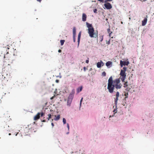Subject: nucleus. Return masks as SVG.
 I'll use <instances>...</instances> for the list:
<instances>
[{
	"mask_svg": "<svg viewBox=\"0 0 154 154\" xmlns=\"http://www.w3.org/2000/svg\"><path fill=\"white\" fill-rule=\"evenodd\" d=\"M106 75V73L105 72H103L102 73V75L103 76H105Z\"/></svg>",
	"mask_w": 154,
	"mask_h": 154,
	"instance_id": "a878e982",
	"label": "nucleus"
},
{
	"mask_svg": "<svg viewBox=\"0 0 154 154\" xmlns=\"http://www.w3.org/2000/svg\"><path fill=\"white\" fill-rule=\"evenodd\" d=\"M113 81L112 80V76L110 77L108 80L107 89L109 91L110 93H112L115 88L114 85H113Z\"/></svg>",
	"mask_w": 154,
	"mask_h": 154,
	"instance_id": "f257e3e1",
	"label": "nucleus"
},
{
	"mask_svg": "<svg viewBox=\"0 0 154 154\" xmlns=\"http://www.w3.org/2000/svg\"><path fill=\"white\" fill-rule=\"evenodd\" d=\"M51 125H52V127H53L54 126V124L53 122L51 123Z\"/></svg>",
	"mask_w": 154,
	"mask_h": 154,
	"instance_id": "a19ab883",
	"label": "nucleus"
},
{
	"mask_svg": "<svg viewBox=\"0 0 154 154\" xmlns=\"http://www.w3.org/2000/svg\"><path fill=\"white\" fill-rule=\"evenodd\" d=\"M104 65V63L102 60H101L100 62H98L97 63V67L98 68H100L101 67V66H103Z\"/></svg>",
	"mask_w": 154,
	"mask_h": 154,
	"instance_id": "6e6552de",
	"label": "nucleus"
},
{
	"mask_svg": "<svg viewBox=\"0 0 154 154\" xmlns=\"http://www.w3.org/2000/svg\"><path fill=\"white\" fill-rule=\"evenodd\" d=\"M86 63H89V60H88H88H86Z\"/></svg>",
	"mask_w": 154,
	"mask_h": 154,
	"instance_id": "ea45409f",
	"label": "nucleus"
},
{
	"mask_svg": "<svg viewBox=\"0 0 154 154\" xmlns=\"http://www.w3.org/2000/svg\"><path fill=\"white\" fill-rule=\"evenodd\" d=\"M116 109L115 108L113 111V112H114V115L115 114V113H116Z\"/></svg>",
	"mask_w": 154,
	"mask_h": 154,
	"instance_id": "c85d7f7f",
	"label": "nucleus"
},
{
	"mask_svg": "<svg viewBox=\"0 0 154 154\" xmlns=\"http://www.w3.org/2000/svg\"><path fill=\"white\" fill-rule=\"evenodd\" d=\"M75 93V90L74 89H73L72 90L71 92L70 93L68 99L72 100Z\"/></svg>",
	"mask_w": 154,
	"mask_h": 154,
	"instance_id": "20e7f679",
	"label": "nucleus"
},
{
	"mask_svg": "<svg viewBox=\"0 0 154 154\" xmlns=\"http://www.w3.org/2000/svg\"><path fill=\"white\" fill-rule=\"evenodd\" d=\"M87 16L85 13H83L82 15V20L83 21H85L86 20Z\"/></svg>",
	"mask_w": 154,
	"mask_h": 154,
	"instance_id": "f8f14e48",
	"label": "nucleus"
},
{
	"mask_svg": "<svg viewBox=\"0 0 154 154\" xmlns=\"http://www.w3.org/2000/svg\"><path fill=\"white\" fill-rule=\"evenodd\" d=\"M61 50H60V49H59L58 51V52H59V53H60L61 52Z\"/></svg>",
	"mask_w": 154,
	"mask_h": 154,
	"instance_id": "79ce46f5",
	"label": "nucleus"
},
{
	"mask_svg": "<svg viewBox=\"0 0 154 154\" xmlns=\"http://www.w3.org/2000/svg\"><path fill=\"white\" fill-rule=\"evenodd\" d=\"M86 25L88 29L93 28L91 24H90L88 22L86 23Z\"/></svg>",
	"mask_w": 154,
	"mask_h": 154,
	"instance_id": "a211bd4d",
	"label": "nucleus"
},
{
	"mask_svg": "<svg viewBox=\"0 0 154 154\" xmlns=\"http://www.w3.org/2000/svg\"><path fill=\"white\" fill-rule=\"evenodd\" d=\"M63 122L64 124H66V119L64 118H63Z\"/></svg>",
	"mask_w": 154,
	"mask_h": 154,
	"instance_id": "bb28decb",
	"label": "nucleus"
},
{
	"mask_svg": "<svg viewBox=\"0 0 154 154\" xmlns=\"http://www.w3.org/2000/svg\"><path fill=\"white\" fill-rule=\"evenodd\" d=\"M112 116H109V117H111Z\"/></svg>",
	"mask_w": 154,
	"mask_h": 154,
	"instance_id": "49530a36",
	"label": "nucleus"
},
{
	"mask_svg": "<svg viewBox=\"0 0 154 154\" xmlns=\"http://www.w3.org/2000/svg\"><path fill=\"white\" fill-rule=\"evenodd\" d=\"M113 82H114V85H117L119 84L120 80L119 79H115Z\"/></svg>",
	"mask_w": 154,
	"mask_h": 154,
	"instance_id": "ddd939ff",
	"label": "nucleus"
},
{
	"mask_svg": "<svg viewBox=\"0 0 154 154\" xmlns=\"http://www.w3.org/2000/svg\"><path fill=\"white\" fill-rule=\"evenodd\" d=\"M51 121H52V122L53 121V119H52Z\"/></svg>",
	"mask_w": 154,
	"mask_h": 154,
	"instance_id": "09e8293b",
	"label": "nucleus"
},
{
	"mask_svg": "<svg viewBox=\"0 0 154 154\" xmlns=\"http://www.w3.org/2000/svg\"><path fill=\"white\" fill-rule=\"evenodd\" d=\"M55 118L54 119V120L55 121H57L59 120L60 118V115H55Z\"/></svg>",
	"mask_w": 154,
	"mask_h": 154,
	"instance_id": "dca6fc26",
	"label": "nucleus"
},
{
	"mask_svg": "<svg viewBox=\"0 0 154 154\" xmlns=\"http://www.w3.org/2000/svg\"><path fill=\"white\" fill-rule=\"evenodd\" d=\"M107 31L108 33L109 34V36L110 37H111V34L112 33V32H111L110 30V29L109 28H108L107 29Z\"/></svg>",
	"mask_w": 154,
	"mask_h": 154,
	"instance_id": "4be33fe9",
	"label": "nucleus"
},
{
	"mask_svg": "<svg viewBox=\"0 0 154 154\" xmlns=\"http://www.w3.org/2000/svg\"><path fill=\"white\" fill-rule=\"evenodd\" d=\"M72 100L68 99L67 101V105L69 106H70L72 102Z\"/></svg>",
	"mask_w": 154,
	"mask_h": 154,
	"instance_id": "f3484780",
	"label": "nucleus"
},
{
	"mask_svg": "<svg viewBox=\"0 0 154 154\" xmlns=\"http://www.w3.org/2000/svg\"><path fill=\"white\" fill-rule=\"evenodd\" d=\"M40 115L41 117H42L44 116V113L42 112L40 113Z\"/></svg>",
	"mask_w": 154,
	"mask_h": 154,
	"instance_id": "72a5a7b5",
	"label": "nucleus"
},
{
	"mask_svg": "<svg viewBox=\"0 0 154 154\" xmlns=\"http://www.w3.org/2000/svg\"><path fill=\"white\" fill-rule=\"evenodd\" d=\"M56 81H57V80H56Z\"/></svg>",
	"mask_w": 154,
	"mask_h": 154,
	"instance_id": "603ef678",
	"label": "nucleus"
},
{
	"mask_svg": "<svg viewBox=\"0 0 154 154\" xmlns=\"http://www.w3.org/2000/svg\"><path fill=\"white\" fill-rule=\"evenodd\" d=\"M125 83L124 84V87L125 88H126L128 86V82H125Z\"/></svg>",
	"mask_w": 154,
	"mask_h": 154,
	"instance_id": "5701e85b",
	"label": "nucleus"
},
{
	"mask_svg": "<svg viewBox=\"0 0 154 154\" xmlns=\"http://www.w3.org/2000/svg\"><path fill=\"white\" fill-rule=\"evenodd\" d=\"M42 0H37V1L38 2H41L42 1Z\"/></svg>",
	"mask_w": 154,
	"mask_h": 154,
	"instance_id": "c03bdc74",
	"label": "nucleus"
},
{
	"mask_svg": "<svg viewBox=\"0 0 154 154\" xmlns=\"http://www.w3.org/2000/svg\"><path fill=\"white\" fill-rule=\"evenodd\" d=\"M110 44V42H109H109H108V44Z\"/></svg>",
	"mask_w": 154,
	"mask_h": 154,
	"instance_id": "a18cd8bd",
	"label": "nucleus"
},
{
	"mask_svg": "<svg viewBox=\"0 0 154 154\" xmlns=\"http://www.w3.org/2000/svg\"><path fill=\"white\" fill-rule=\"evenodd\" d=\"M127 69V68L124 67L123 68V69H122L121 71L120 75V79H121L122 82H125V79H126V75L125 72Z\"/></svg>",
	"mask_w": 154,
	"mask_h": 154,
	"instance_id": "f03ea898",
	"label": "nucleus"
},
{
	"mask_svg": "<svg viewBox=\"0 0 154 154\" xmlns=\"http://www.w3.org/2000/svg\"><path fill=\"white\" fill-rule=\"evenodd\" d=\"M9 51H8L7 52L6 54L4 56V58H6V59L5 60H10V56H8V54H9Z\"/></svg>",
	"mask_w": 154,
	"mask_h": 154,
	"instance_id": "9d476101",
	"label": "nucleus"
},
{
	"mask_svg": "<svg viewBox=\"0 0 154 154\" xmlns=\"http://www.w3.org/2000/svg\"><path fill=\"white\" fill-rule=\"evenodd\" d=\"M65 42V41L64 40H60V42L61 45H63Z\"/></svg>",
	"mask_w": 154,
	"mask_h": 154,
	"instance_id": "b1692460",
	"label": "nucleus"
},
{
	"mask_svg": "<svg viewBox=\"0 0 154 154\" xmlns=\"http://www.w3.org/2000/svg\"><path fill=\"white\" fill-rule=\"evenodd\" d=\"M9 135H11V133H9Z\"/></svg>",
	"mask_w": 154,
	"mask_h": 154,
	"instance_id": "de8ad7c7",
	"label": "nucleus"
},
{
	"mask_svg": "<svg viewBox=\"0 0 154 154\" xmlns=\"http://www.w3.org/2000/svg\"><path fill=\"white\" fill-rule=\"evenodd\" d=\"M67 127L68 128V129H69V124L67 123Z\"/></svg>",
	"mask_w": 154,
	"mask_h": 154,
	"instance_id": "58836bf2",
	"label": "nucleus"
},
{
	"mask_svg": "<svg viewBox=\"0 0 154 154\" xmlns=\"http://www.w3.org/2000/svg\"><path fill=\"white\" fill-rule=\"evenodd\" d=\"M112 64V62L111 61H108L106 63V66L107 67L109 66L110 65H111Z\"/></svg>",
	"mask_w": 154,
	"mask_h": 154,
	"instance_id": "aec40b11",
	"label": "nucleus"
},
{
	"mask_svg": "<svg viewBox=\"0 0 154 154\" xmlns=\"http://www.w3.org/2000/svg\"><path fill=\"white\" fill-rule=\"evenodd\" d=\"M104 5L105 7L107 9H110L112 8V5L109 3H106Z\"/></svg>",
	"mask_w": 154,
	"mask_h": 154,
	"instance_id": "39448f33",
	"label": "nucleus"
},
{
	"mask_svg": "<svg viewBox=\"0 0 154 154\" xmlns=\"http://www.w3.org/2000/svg\"><path fill=\"white\" fill-rule=\"evenodd\" d=\"M48 118H47L48 120V121L50 119H51V114H49L48 115Z\"/></svg>",
	"mask_w": 154,
	"mask_h": 154,
	"instance_id": "393cba45",
	"label": "nucleus"
},
{
	"mask_svg": "<svg viewBox=\"0 0 154 154\" xmlns=\"http://www.w3.org/2000/svg\"><path fill=\"white\" fill-rule=\"evenodd\" d=\"M115 86V87L117 89H120L121 88L122 85L121 84H118L117 85H114Z\"/></svg>",
	"mask_w": 154,
	"mask_h": 154,
	"instance_id": "2eb2a0df",
	"label": "nucleus"
},
{
	"mask_svg": "<svg viewBox=\"0 0 154 154\" xmlns=\"http://www.w3.org/2000/svg\"><path fill=\"white\" fill-rule=\"evenodd\" d=\"M83 97L82 98L81 100H80V106H81V104H82V100H83Z\"/></svg>",
	"mask_w": 154,
	"mask_h": 154,
	"instance_id": "f704fd0d",
	"label": "nucleus"
},
{
	"mask_svg": "<svg viewBox=\"0 0 154 154\" xmlns=\"http://www.w3.org/2000/svg\"><path fill=\"white\" fill-rule=\"evenodd\" d=\"M75 35H73V41L74 42H75Z\"/></svg>",
	"mask_w": 154,
	"mask_h": 154,
	"instance_id": "7c9ffc66",
	"label": "nucleus"
},
{
	"mask_svg": "<svg viewBox=\"0 0 154 154\" xmlns=\"http://www.w3.org/2000/svg\"><path fill=\"white\" fill-rule=\"evenodd\" d=\"M82 89V86H81L79 88H78L77 89V93H79V92H81Z\"/></svg>",
	"mask_w": 154,
	"mask_h": 154,
	"instance_id": "412c9836",
	"label": "nucleus"
},
{
	"mask_svg": "<svg viewBox=\"0 0 154 154\" xmlns=\"http://www.w3.org/2000/svg\"><path fill=\"white\" fill-rule=\"evenodd\" d=\"M86 69V67H83V69H84V70L85 71L86 69Z\"/></svg>",
	"mask_w": 154,
	"mask_h": 154,
	"instance_id": "4c0bfd02",
	"label": "nucleus"
},
{
	"mask_svg": "<svg viewBox=\"0 0 154 154\" xmlns=\"http://www.w3.org/2000/svg\"><path fill=\"white\" fill-rule=\"evenodd\" d=\"M119 92L117 91L116 92V98L115 99V104L116 106L117 104V101L118 100V98L119 97Z\"/></svg>",
	"mask_w": 154,
	"mask_h": 154,
	"instance_id": "423d86ee",
	"label": "nucleus"
},
{
	"mask_svg": "<svg viewBox=\"0 0 154 154\" xmlns=\"http://www.w3.org/2000/svg\"><path fill=\"white\" fill-rule=\"evenodd\" d=\"M40 113L38 112L37 114L34 116V120H36L39 119L40 117Z\"/></svg>",
	"mask_w": 154,
	"mask_h": 154,
	"instance_id": "9b49d317",
	"label": "nucleus"
},
{
	"mask_svg": "<svg viewBox=\"0 0 154 154\" xmlns=\"http://www.w3.org/2000/svg\"><path fill=\"white\" fill-rule=\"evenodd\" d=\"M88 32L89 34V36L91 38L95 37L97 36V35H96L94 33V29L93 28L88 29Z\"/></svg>",
	"mask_w": 154,
	"mask_h": 154,
	"instance_id": "7ed1b4c3",
	"label": "nucleus"
},
{
	"mask_svg": "<svg viewBox=\"0 0 154 154\" xmlns=\"http://www.w3.org/2000/svg\"><path fill=\"white\" fill-rule=\"evenodd\" d=\"M55 97V95H54V96L53 97H51L50 98L51 100H52L54 98V97Z\"/></svg>",
	"mask_w": 154,
	"mask_h": 154,
	"instance_id": "e433bc0d",
	"label": "nucleus"
},
{
	"mask_svg": "<svg viewBox=\"0 0 154 154\" xmlns=\"http://www.w3.org/2000/svg\"><path fill=\"white\" fill-rule=\"evenodd\" d=\"M97 0L99 1L100 2L103 3L104 2V0Z\"/></svg>",
	"mask_w": 154,
	"mask_h": 154,
	"instance_id": "c9c22d12",
	"label": "nucleus"
},
{
	"mask_svg": "<svg viewBox=\"0 0 154 154\" xmlns=\"http://www.w3.org/2000/svg\"><path fill=\"white\" fill-rule=\"evenodd\" d=\"M129 63V62L128 61H122V60L120 61V64L121 67H122L123 66L125 65H128Z\"/></svg>",
	"mask_w": 154,
	"mask_h": 154,
	"instance_id": "0eeeda50",
	"label": "nucleus"
},
{
	"mask_svg": "<svg viewBox=\"0 0 154 154\" xmlns=\"http://www.w3.org/2000/svg\"><path fill=\"white\" fill-rule=\"evenodd\" d=\"M97 9L96 8L94 9V12L95 13H97Z\"/></svg>",
	"mask_w": 154,
	"mask_h": 154,
	"instance_id": "2f4dec72",
	"label": "nucleus"
},
{
	"mask_svg": "<svg viewBox=\"0 0 154 154\" xmlns=\"http://www.w3.org/2000/svg\"><path fill=\"white\" fill-rule=\"evenodd\" d=\"M128 93H125V94L124 95H125V98H128Z\"/></svg>",
	"mask_w": 154,
	"mask_h": 154,
	"instance_id": "cd10ccee",
	"label": "nucleus"
},
{
	"mask_svg": "<svg viewBox=\"0 0 154 154\" xmlns=\"http://www.w3.org/2000/svg\"><path fill=\"white\" fill-rule=\"evenodd\" d=\"M56 81H57V80H56Z\"/></svg>",
	"mask_w": 154,
	"mask_h": 154,
	"instance_id": "3c124183",
	"label": "nucleus"
},
{
	"mask_svg": "<svg viewBox=\"0 0 154 154\" xmlns=\"http://www.w3.org/2000/svg\"><path fill=\"white\" fill-rule=\"evenodd\" d=\"M81 32H80L79 33L78 37V46H79L80 41V39L81 38Z\"/></svg>",
	"mask_w": 154,
	"mask_h": 154,
	"instance_id": "4468645a",
	"label": "nucleus"
},
{
	"mask_svg": "<svg viewBox=\"0 0 154 154\" xmlns=\"http://www.w3.org/2000/svg\"><path fill=\"white\" fill-rule=\"evenodd\" d=\"M113 38V37H111V38Z\"/></svg>",
	"mask_w": 154,
	"mask_h": 154,
	"instance_id": "8fccbe9b",
	"label": "nucleus"
},
{
	"mask_svg": "<svg viewBox=\"0 0 154 154\" xmlns=\"http://www.w3.org/2000/svg\"><path fill=\"white\" fill-rule=\"evenodd\" d=\"M7 48H7V49H8V50L10 49H11V47L9 45H7Z\"/></svg>",
	"mask_w": 154,
	"mask_h": 154,
	"instance_id": "473e14b6",
	"label": "nucleus"
},
{
	"mask_svg": "<svg viewBox=\"0 0 154 154\" xmlns=\"http://www.w3.org/2000/svg\"><path fill=\"white\" fill-rule=\"evenodd\" d=\"M42 122H46V120L45 119H43L42 121Z\"/></svg>",
	"mask_w": 154,
	"mask_h": 154,
	"instance_id": "37998d69",
	"label": "nucleus"
},
{
	"mask_svg": "<svg viewBox=\"0 0 154 154\" xmlns=\"http://www.w3.org/2000/svg\"><path fill=\"white\" fill-rule=\"evenodd\" d=\"M112 0H105V1H104V2L105 3H107V2H111Z\"/></svg>",
	"mask_w": 154,
	"mask_h": 154,
	"instance_id": "c756f323",
	"label": "nucleus"
},
{
	"mask_svg": "<svg viewBox=\"0 0 154 154\" xmlns=\"http://www.w3.org/2000/svg\"><path fill=\"white\" fill-rule=\"evenodd\" d=\"M76 30L75 27H74L73 28V35H76Z\"/></svg>",
	"mask_w": 154,
	"mask_h": 154,
	"instance_id": "6ab92c4d",
	"label": "nucleus"
},
{
	"mask_svg": "<svg viewBox=\"0 0 154 154\" xmlns=\"http://www.w3.org/2000/svg\"><path fill=\"white\" fill-rule=\"evenodd\" d=\"M147 16H146V17L142 21V25L143 26H144L145 25L146 23L147 20Z\"/></svg>",
	"mask_w": 154,
	"mask_h": 154,
	"instance_id": "1a4fd4ad",
	"label": "nucleus"
}]
</instances>
